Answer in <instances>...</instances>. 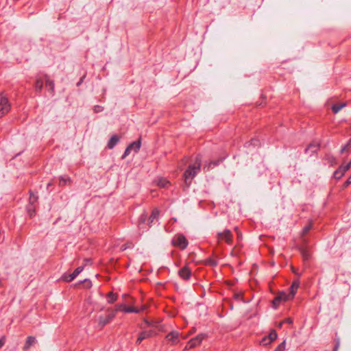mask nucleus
Masks as SVG:
<instances>
[{"mask_svg": "<svg viewBox=\"0 0 351 351\" xmlns=\"http://www.w3.org/2000/svg\"><path fill=\"white\" fill-rule=\"evenodd\" d=\"M300 282L299 280H296L293 282L291 286L289 288V289H290L289 297L293 298H294L295 293L300 287Z\"/></svg>", "mask_w": 351, "mask_h": 351, "instance_id": "obj_15", "label": "nucleus"}, {"mask_svg": "<svg viewBox=\"0 0 351 351\" xmlns=\"http://www.w3.org/2000/svg\"><path fill=\"white\" fill-rule=\"evenodd\" d=\"M303 242H304V245H306L308 243V241L306 239H303Z\"/></svg>", "mask_w": 351, "mask_h": 351, "instance_id": "obj_52", "label": "nucleus"}, {"mask_svg": "<svg viewBox=\"0 0 351 351\" xmlns=\"http://www.w3.org/2000/svg\"><path fill=\"white\" fill-rule=\"evenodd\" d=\"M346 106V103H341L340 104H335L332 106V110L333 113L337 114L341 110L343 107Z\"/></svg>", "mask_w": 351, "mask_h": 351, "instance_id": "obj_24", "label": "nucleus"}, {"mask_svg": "<svg viewBox=\"0 0 351 351\" xmlns=\"http://www.w3.org/2000/svg\"><path fill=\"white\" fill-rule=\"evenodd\" d=\"M269 341V339H268V337L267 336H265L264 337L261 341V343L263 346H267L268 344H270L271 343L270 342H268Z\"/></svg>", "mask_w": 351, "mask_h": 351, "instance_id": "obj_40", "label": "nucleus"}, {"mask_svg": "<svg viewBox=\"0 0 351 351\" xmlns=\"http://www.w3.org/2000/svg\"><path fill=\"white\" fill-rule=\"evenodd\" d=\"M178 275L182 279L188 280L191 276V270L187 265H185L178 271Z\"/></svg>", "mask_w": 351, "mask_h": 351, "instance_id": "obj_10", "label": "nucleus"}, {"mask_svg": "<svg viewBox=\"0 0 351 351\" xmlns=\"http://www.w3.org/2000/svg\"><path fill=\"white\" fill-rule=\"evenodd\" d=\"M27 212L29 216L32 218L36 215V206L35 204H28L26 206Z\"/></svg>", "mask_w": 351, "mask_h": 351, "instance_id": "obj_22", "label": "nucleus"}, {"mask_svg": "<svg viewBox=\"0 0 351 351\" xmlns=\"http://www.w3.org/2000/svg\"><path fill=\"white\" fill-rule=\"evenodd\" d=\"M324 160L331 166L336 164V158L330 154H326L324 156Z\"/></svg>", "mask_w": 351, "mask_h": 351, "instance_id": "obj_23", "label": "nucleus"}, {"mask_svg": "<svg viewBox=\"0 0 351 351\" xmlns=\"http://www.w3.org/2000/svg\"><path fill=\"white\" fill-rule=\"evenodd\" d=\"M128 147L134 150L136 153H137L141 147V137L140 136L138 139L136 141L132 142L130 143Z\"/></svg>", "mask_w": 351, "mask_h": 351, "instance_id": "obj_19", "label": "nucleus"}, {"mask_svg": "<svg viewBox=\"0 0 351 351\" xmlns=\"http://www.w3.org/2000/svg\"><path fill=\"white\" fill-rule=\"evenodd\" d=\"M171 244L183 250L187 247L189 242L183 234H177L173 237Z\"/></svg>", "mask_w": 351, "mask_h": 351, "instance_id": "obj_2", "label": "nucleus"}, {"mask_svg": "<svg viewBox=\"0 0 351 351\" xmlns=\"http://www.w3.org/2000/svg\"><path fill=\"white\" fill-rule=\"evenodd\" d=\"M232 233L228 230L226 229L223 232H219L217 233V239L218 242L224 241L227 244L231 245L232 243Z\"/></svg>", "mask_w": 351, "mask_h": 351, "instance_id": "obj_6", "label": "nucleus"}, {"mask_svg": "<svg viewBox=\"0 0 351 351\" xmlns=\"http://www.w3.org/2000/svg\"><path fill=\"white\" fill-rule=\"evenodd\" d=\"M80 283L83 284L84 287L86 289H90L92 287V282L89 279H84L80 281Z\"/></svg>", "mask_w": 351, "mask_h": 351, "instance_id": "obj_33", "label": "nucleus"}, {"mask_svg": "<svg viewBox=\"0 0 351 351\" xmlns=\"http://www.w3.org/2000/svg\"><path fill=\"white\" fill-rule=\"evenodd\" d=\"M277 296H281L282 301L285 302L293 299V298L289 297V293H286L285 292H280Z\"/></svg>", "mask_w": 351, "mask_h": 351, "instance_id": "obj_31", "label": "nucleus"}, {"mask_svg": "<svg viewBox=\"0 0 351 351\" xmlns=\"http://www.w3.org/2000/svg\"><path fill=\"white\" fill-rule=\"evenodd\" d=\"M242 298V294L240 293H237L234 294V298L237 300H239Z\"/></svg>", "mask_w": 351, "mask_h": 351, "instance_id": "obj_48", "label": "nucleus"}, {"mask_svg": "<svg viewBox=\"0 0 351 351\" xmlns=\"http://www.w3.org/2000/svg\"><path fill=\"white\" fill-rule=\"evenodd\" d=\"M35 90L36 92H40L43 87V81L40 78H38L35 82Z\"/></svg>", "mask_w": 351, "mask_h": 351, "instance_id": "obj_26", "label": "nucleus"}, {"mask_svg": "<svg viewBox=\"0 0 351 351\" xmlns=\"http://www.w3.org/2000/svg\"><path fill=\"white\" fill-rule=\"evenodd\" d=\"M119 141V137L117 135L112 136L108 142L107 147L110 149H113L115 147V145L118 143Z\"/></svg>", "mask_w": 351, "mask_h": 351, "instance_id": "obj_18", "label": "nucleus"}, {"mask_svg": "<svg viewBox=\"0 0 351 351\" xmlns=\"http://www.w3.org/2000/svg\"><path fill=\"white\" fill-rule=\"evenodd\" d=\"M76 277L73 276V274H64L62 276V279L63 281L69 282L73 280Z\"/></svg>", "mask_w": 351, "mask_h": 351, "instance_id": "obj_29", "label": "nucleus"}, {"mask_svg": "<svg viewBox=\"0 0 351 351\" xmlns=\"http://www.w3.org/2000/svg\"><path fill=\"white\" fill-rule=\"evenodd\" d=\"M85 264L91 263V260L89 258H85L84 259Z\"/></svg>", "mask_w": 351, "mask_h": 351, "instance_id": "obj_50", "label": "nucleus"}, {"mask_svg": "<svg viewBox=\"0 0 351 351\" xmlns=\"http://www.w3.org/2000/svg\"><path fill=\"white\" fill-rule=\"evenodd\" d=\"M147 219V215L145 213H143L139 217V222L143 223L145 222Z\"/></svg>", "mask_w": 351, "mask_h": 351, "instance_id": "obj_43", "label": "nucleus"}, {"mask_svg": "<svg viewBox=\"0 0 351 351\" xmlns=\"http://www.w3.org/2000/svg\"><path fill=\"white\" fill-rule=\"evenodd\" d=\"M85 77V75H84L83 77H82L80 80V81L77 83V86H79L82 84V83L83 82V80Z\"/></svg>", "mask_w": 351, "mask_h": 351, "instance_id": "obj_49", "label": "nucleus"}, {"mask_svg": "<svg viewBox=\"0 0 351 351\" xmlns=\"http://www.w3.org/2000/svg\"><path fill=\"white\" fill-rule=\"evenodd\" d=\"M170 183L169 181H167V180L165 179H160L158 182V185L160 186V187H162V188H165V187H167L168 185H169Z\"/></svg>", "mask_w": 351, "mask_h": 351, "instance_id": "obj_34", "label": "nucleus"}, {"mask_svg": "<svg viewBox=\"0 0 351 351\" xmlns=\"http://www.w3.org/2000/svg\"><path fill=\"white\" fill-rule=\"evenodd\" d=\"M258 141L257 139H252L250 141L245 143V146L248 147L250 145H258Z\"/></svg>", "mask_w": 351, "mask_h": 351, "instance_id": "obj_39", "label": "nucleus"}, {"mask_svg": "<svg viewBox=\"0 0 351 351\" xmlns=\"http://www.w3.org/2000/svg\"><path fill=\"white\" fill-rule=\"evenodd\" d=\"M282 302L281 296H276L272 302L274 308H276Z\"/></svg>", "mask_w": 351, "mask_h": 351, "instance_id": "obj_32", "label": "nucleus"}, {"mask_svg": "<svg viewBox=\"0 0 351 351\" xmlns=\"http://www.w3.org/2000/svg\"><path fill=\"white\" fill-rule=\"evenodd\" d=\"M108 302L110 304L114 303L117 300V294L113 292H110L107 294Z\"/></svg>", "mask_w": 351, "mask_h": 351, "instance_id": "obj_28", "label": "nucleus"}, {"mask_svg": "<svg viewBox=\"0 0 351 351\" xmlns=\"http://www.w3.org/2000/svg\"><path fill=\"white\" fill-rule=\"evenodd\" d=\"M180 333L177 331H172L167 335L166 339L171 341L172 344L175 345L179 341Z\"/></svg>", "mask_w": 351, "mask_h": 351, "instance_id": "obj_11", "label": "nucleus"}, {"mask_svg": "<svg viewBox=\"0 0 351 351\" xmlns=\"http://www.w3.org/2000/svg\"><path fill=\"white\" fill-rule=\"evenodd\" d=\"M117 309L112 311L108 309L107 311V314L105 315H100L98 318V324L99 325L103 328L104 326L110 323L115 317Z\"/></svg>", "mask_w": 351, "mask_h": 351, "instance_id": "obj_3", "label": "nucleus"}, {"mask_svg": "<svg viewBox=\"0 0 351 351\" xmlns=\"http://www.w3.org/2000/svg\"><path fill=\"white\" fill-rule=\"evenodd\" d=\"M29 204H35L38 199V196L36 194H34V193L32 191H29Z\"/></svg>", "mask_w": 351, "mask_h": 351, "instance_id": "obj_25", "label": "nucleus"}, {"mask_svg": "<svg viewBox=\"0 0 351 351\" xmlns=\"http://www.w3.org/2000/svg\"><path fill=\"white\" fill-rule=\"evenodd\" d=\"M206 337V335L204 333L199 334L195 337L190 339L184 348V350L194 348L200 345L203 339Z\"/></svg>", "mask_w": 351, "mask_h": 351, "instance_id": "obj_4", "label": "nucleus"}, {"mask_svg": "<svg viewBox=\"0 0 351 351\" xmlns=\"http://www.w3.org/2000/svg\"><path fill=\"white\" fill-rule=\"evenodd\" d=\"M286 347V342L283 341L281 343H280L278 347L274 350V351H285Z\"/></svg>", "mask_w": 351, "mask_h": 351, "instance_id": "obj_36", "label": "nucleus"}, {"mask_svg": "<svg viewBox=\"0 0 351 351\" xmlns=\"http://www.w3.org/2000/svg\"><path fill=\"white\" fill-rule=\"evenodd\" d=\"M202 167V158L197 156L193 163L190 164L183 173L184 182L186 188H189L193 180L200 172Z\"/></svg>", "mask_w": 351, "mask_h": 351, "instance_id": "obj_1", "label": "nucleus"}, {"mask_svg": "<svg viewBox=\"0 0 351 351\" xmlns=\"http://www.w3.org/2000/svg\"><path fill=\"white\" fill-rule=\"evenodd\" d=\"M298 249L300 251L304 261H307L310 259L311 254L306 247L300 245L298 247Z\"/></svg>", "mask_w": 351, "mask_h": 351, "instance_id": "obj_14", "label": "nucleus"}, {"mask_svg": "<svg viewBox=\"0 0 351 351\" xmlns=\"http://www.w3.org/2000/svg\"><path fill=\"white\" fill-rule=\"evenodd\" d=\"M103 110V107L100 106H95L94 107V111L95 112H101Z\"/></svg>", "mask_w": 351, "mask_h": 351, "instance_id": "obj_45", "label": "nucleus"}, {"mask_svg": "<svg viewBox=\"0 0 351 351\" xmlns=\"http://www.w3.org/2000/svg\"><path fill=\"white\" fill-rule=\"evenodd\" d=\"M145 323L147 325V326H150L151 325V323L147 321V319H145Z\"/></svg>", "mask_w": 351, "mask_h": 351, "instance_id": "obj_51", "label": "nucleus"}, {"mask_svg": "<svg viewBox=\"0 0 351 351\" xmlns=\"http://www.w3.org/2000/svg\"><path fill=\"white\" fill-rule=\"evenodd\" d=\"M268 337V339H269V341L268 342H270L271 343L272 341H274V340H276L278 337V335H277V332H276L275 330H272L270 333L267 335Z\"/></svg>", "mask_w": 351, "mask_h": 351, "instance_id": "obj_30", "label": "nucleus"}, {"mask_svg": "<svg viewBox=\"0 0 351 351\" xmlns=\"http://www.w3.org/2000/svg\"><path fill=\"white\" fill-rule=\"evenodd\" d=\"M52 185V184L51 182H49L48 184H47V189L51 186Z\"/></svg>", "mask_w": 351, "mask_h": 351, "instance_id": "obj_53", "label": "nucleus"}, {"mask_svg": "<svg viewBox=\"0 0 351 351\" xmlns=\"http://www.w3.org/2000/svg\"><path fill=\"white\" fill-rule=\"evenodd\" d=\"M160 211L158 208H154L148 219V226L151 227L156 219L158 218Z\"/></svg>", "mask_w": 351, "mask_h": 351, "instance_id": "obj_16", "label": "nucleus"}, {"mask_svg": "<svg viewBox=\"0 0 351 351\" xmlns=\"http://www.w3.org/2000/svg\"><path fill=\"white\" fill-rule=\"evenodd\" d=\"M311 228H312V224L311 223L309 224H308L307 226H304L303 228L302 232V236L307 234Z\"/></svg>", "mask_w": 351, "mask_h": 351, "instance_id": "obj_37", "label": "nucleus"}, {"mask_svg": "<svg viewBox=\"0 0 351 351\" xmlns=\"http://www.w3.org/2000/svg\"><path fill=\"white\" fill-rule=\"evenodd\" d=\"M72 180L68 176H61L59 178V186H64L66 184H71Z\"/></svg>", "mask_w": 351, "mask_h": 351, "instance_id": "obj_21", "label": "nucleus"}, {"mask_svg": "<svg viewBox=\"0 0 351 351\" xmlns=\"http://www.w3.org/2000/svg\"><path fill=\"white\" fill-rule=\"evenodd\" d=\"M122 307V305L119 306L117 309V311H122L125 313H139L140 312V310L135 308V307H133V306H123V308Z\"/></svg>", "mask_w": 351, "mask_h": 351, "instance_id": "obj_17", "label": "nucleus"}, {"mask_svg": "<svg viewBox=\"0 0 351 351\" xmlns=\"http://www.w3.org/2000/svg\"><path fill=\"white\" fill-rule=\"evenodd\" d=\"M351 167V161L346 165H341L335 172H334V178L337 180L341 179L345 173Z\"/></svg>", "mask_w": 351, "mask_h": 351, "instance_id": "obj_7", "label": "nucleus"}, {"mask_svg": "<svg viewBox=\"0 0 351 351\" xmlns=\"http://www.w3.org/2000/svg\"><path fill=\"white\" fill-rule=\"evenodd\" d=\"M132 149L128 146L122 156V158H125L126 156H128L130 152H131Z\"/></svg>", "mask_w": 351, "mask_h": 351, "instance_id": "obj_42", "label": "nucleus"}, {"mask_svg": "<svg viewBox=\"0 0 351 351\" xmlns=\"http://www.w3.org/2000/svg\"><path fill=\"white\" fill-rule=\"evenodd\" d=\"M283 323H287V324H291L293 323V319L290 317H288L283 321Z\"/></svg>", "mask_w": 351, "mask_h": 351, "instance_id": "obj_47", "label": "nucleus"}, {"mask_svg": "<svg viewBox=\"0 0 351 351\" xmlns=\"http://www.w3.org/2000/svg\"><path fill=\"white\" fill-rule=\"evenodd\" d=\"M84 266H80L77 267L72 273L74 276L77 277L84 269Z\"/></svg>", "mask_w": 351, "mask_h": 351, "instance_id": "obj_38", "label": "nucleus"}, {"mask_svg": "<svg viewBox=\"0 0 351 351\" xmlns=\"http://www.w3.org/2000/svg\"><path fill=\"white\" fill-rule=\"evenodd\" d=\"M335 346L332 351H338L339 346H340V339L336 335L335 338Z\"/></svg>", "mask_w": 351, "mask_h": 351, "instance_id": "obj_35", "label": "nucleus"}, {"mask_svg": "<svg viewBox=\"0 0 351 351\" xmlns=\"http://www.w3.org/2000/svg\"><path fill=\"white\" fill-rule=\"evenodd\" d=\"M156 335V332L153 330H143L140 332L138 337L136 341V344L139 345L144 339L150 338Z\"/></svg>", "mask_w": 351, "mask_h": 351, "instance_id": "obj_9", "label": "nucleus"}, {"mask_svg": "<svg viewBox=\"0 0 351 351\" xmlns=\"http://www.w3.org/2000/svg\"><path fill=\"white\" fill-rule=\"evenodd\" d=\"M227 157H228V154L224 153L223 155L221 156L219 159L210 160V162L206 163L204 166V169H206L207 171H209L210 169L214 168L215 167L218 166Z\"/></svg>", "mask_w": 351, "mask_h": 351, "instance_id": "obj_8", "label": "nucleus"}, {"mask_svg": "<svg viewBox=\"0 0 351 351\" xmlns=\"http://www.w3.org/2000/svg\"><path fill=\"white\" fill-rule=\"evenodd\" d=\"M45 86L50 91L51 95L54 94L55 84L53 80H51L49 75H45Z\"/></svg>", "mask_w": 351, "mask_h": 351, "instance_id": "obj_12", "label": "nucleus"}, {"mask_svg": "<svg viewBox=\"0 0 351 351\" xmlns=\"http://www.w3.org/2000/svg\"><path fill=\"white\" fill-rule=\"evenodd\" d=\"M350 141H351V140H350L347 144L344 145L341 147V151H340L341 154L343 153L348 148Z\"/></svg>", "mask_w": 351, "mask_h": 351, "instance_id": "obj_44", "label": "nucleus"}, {"mask_svg": "<svg viewBox=\"0 0 351 351\" xmlns=\"http://www.w3.org/2000/svg\"><path fill=\"white\" fill-rule=\"evenodd\" d=\"M351 184V175L343 184V189L347 188Z\"/></svg>", "mask_w": 351, "mask_h": 351, "instance_id": "obj_41", "label": "nucleus"}, {"mask_svg": "<svg viewBox=\"0 0 351 351\" xmlns=\"http://www.w3.org/2000/svg\"><path fill=\"white\" fill-rule=\"evenodd\" d=\"M10 110V105L8 98L3 95V93L0 94V119L7 114Z\"/></svg>", "mask_w": 351, "mask_h": 351, "instance_id": "obj_5", "label": "nucleus"}, {"mask_svg": "<svg viewBox=\"0 0 351 351\" xmlns=\"http://www.w3.org/2000/svg\"><path fill=\"white\" fill-rule=\"evenodd\" d=\"M36 337H33V336H29L27 337L26 341H25V345H24V347H23V350H27L28 349L30 348V347L34 345V343H36Z\"/></svg>", "mask_w": 351, "mask_h": 351, "instance_id": "obj_20", "label": "nucleus"}, {"mask_svg": "<svg viewBox=\"0 0 351 351\" xmlns=\"http://www.w3.org/2000/svg\"><path fill=\"white\" fill-rule=\"evenodd\" d=\"M5 342V337L3 336L0 339V348L3 347Z\"/></svg>", "mask_w": 351, "mask_h": 351, "instance_id": "obj_46", "label": "nucleus"}, {"mask_svg": "<svg viewBox=\"0 0 351 351\" xmlns=\"http://www.w3.org/2000/svg\"><path fill=\"white\" fill-rule=\"evenodd\" d=\"M205 264L206 265L215 267L218 265V261L215 258L209 257L205 260Z\"/></svg>", "mask_w": 351, "mask_h": 351, "instance_id": "obj_27", "label": "nucleus"}, {"mask_svg": "<svg viewBox=\"0 0 351 351\" xmlns=\"http://www.w3.org/2000/svg\"><path fill=\"white\" fill-rule=\"evenodd\" d=\"M319 149V143H310L307 147L305 149V153L308 154L309 156H312L313 154L316 153Z\"/></svg>", "mask_w": 351, "mask_h": 351, "instance_id": "obj_13", "label": "nucleus"}]
</instances>
